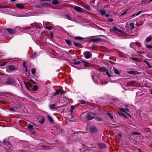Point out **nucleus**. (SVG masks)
Returning a JSON list of instances; mask_svg holds the SVG:
<instances>
[{
	"label": "nucleus",
	"instance_id": "6",
	"mask_svg": "<svg viewBox=\"0 0 152 152\" xmlns=\"http://www.w3.org/2000/svg\"><path fill=\"white\" fill-rule=\"evenodd\" d=\"M98 145L101 149H104L107 148L106 145L104 143H99L98 144Z\"/></svg>",
	"mask_w": 152,
	"mask_h": 152
},
{
	"label": "nucleus",
	"instance_id": "24",
	"mask_svg": "<svg viewBox=\"0 0 152 152\" xmlns=\"http://www.w3.org/2000/svg\"><path fill=\"white\" fill-rule=\"evenodd\" d=\"M61 90L59 89H57L56 91L54 93V96H56L60 93H61Z\"/></svg>",
	"mask_w": 152,
	"mask_h": 152
},
{
	"label": "nucleus",
	"instance_id": "4",
	"mask_svg": "<svg viewBox=\"0 0 152 152\" xmlns=\"http://www.w3.org/2000/svg\"><path fill=\"white\" fill-rule=\"evenodd\" d=\"M93 114L92 113H89L87 114L86 118L88 120H91L93 119L95 117L93 116Z\"/></svg>",
	"mask_w": 152,
	"mask_h": 152
},
{
	"label": "nucleus",
	"instance_id": "5",
	"mask_svg": "<svg viewBox=\"0 0 152 152\" xmlns=\"http://www.w3.org/2000/svg\"><path fill=\"white\" fill-rule=\"evenodd\" d=\"M22 66L25 69V71L26 72H27L28 71V74H29L30 72V71L28 69V66L26 65V61H25L23 62Z\"/></svg>",
	"mask_w": 152,
	"mask_h": 152
},
{
	"label": "nucleus",
	"instance_id": "45",
	"mask_svg": "<svg viewBox=\"0 0 152 152\" xmlns=\"http://www.w3.org/2000/svg\"><path fill=\"white\" fill-rule=\"evenodd\" d=\"M146 47L148 49L152 48V45H146Z\"/></svg>",
	"mask_w": 152,
	"mask_h": 152
},
{
	"label": "nucleus",
	"instance_id": "23",
	"mask_svg": "<svg viewBox=\"0 0 152 152\" xmlns=\"http://www.w3.org/2000/svg\"><path fill=\"white\" fill-rule=\"evenodd\" d=\"M91 148V150L93 152L97 151L98 150V149L96 147H93Z\"/></svg>",
	"mask_w": 152,
	"mask_h": 152
},
{
	"label": "nucleus",
	"instance_id": "52",
	"mask_svg": "<svg viewBox=\"0 0 152 152\" xmlns=\"http://www.w3.org/2000/svg\"><path fill=\"white\" fill-rule=\"evenodd\" d=\"M113 19L111 18H109L108 19V21L109 22H112L113 21Z\"/></svg>",
	"mask_w": 152,
	"mask_h": 152
},
{
	"label": "nucleus",
	"instance_id": "61",
	"mask_svg": "<svg viewBox=\"0 0 152 152\" xmlns=\"http://www.w3.org/2000/svg\"><path fill=\"white\" fill-rule=\"evenodd\" d=\"M52 28H53L52 26H50L47 27L46 28L48 29L49 30H51Z\"/></svg>",
	"mask_w": 152,
	"mask_h": 152
},
{
	"label": "nucleus",
	"instance_id": "26",
	"mask_svg": "<svg viewBox=\"0 0 152 152\" xmlns=\"http://www.w3.org/2000/svg\"><path fill=\"white\" fill-rule=\"evenodd\" d=\"M135 83V82L134 81H131L129 82L128 83V85L129 86H133Z\"/></svg>",
	"mask_w": 152,
	"mask_h": 152
},
{
	"label": "nucleus",
	"instance_id": "8",
	"mask_svg": "<svg viewBox=\"0 0 152 152\" xmlns=\"http://www.w3.org/2000/svg\"><path fill=\"white\" fill-rule=\"evenodd\" d=\"M6 30L10 34H14L16 33V31L15 30H13L12 29L10 28H7Z\"/></svg>",
	"mask_w": 152,
	"mask_h": 152
},
{
	"label": "nucleus",
	"instance_id": "50",
	"mask_svg": "<svg viewBox=\"0 0 152 152\" xmlns=\"http://www.w3.org/2000/svg\"><path fill=\"white\" fill-rule=\"evenodd\" d=\"M9 110L11 112H13L15 111V110L13 107H10L9 108Z\"/></svg>",
	"mask_w": 152,
	"mask_h": 152
},
{
	"label": "nucleus",
	"instance_id": "57",
	"mask_svg": "<svg viewBox=\"0 0 152 152\" xmlns=\"http://www.w3.org/2000/svg\"><path fill=\"white\" fill-rule=\"evenodd\" d=\"M30 81L34 84H36V82L33 80L32 79H30Z\"/></svg>",
	"mask_w": 152,
	"mask_h": 152
},
{
	"label": "nucleus",
	"instance_id": "55",
	"mask_svg": "<svg viewBox=\"0 0 152 152\" xmlns=\"http://www.w3.org/2000/svg\"><path fill=\"white\" fill-rule=\"evenodd\" d=\"M10 142L7 141L5 145L7 146H9L10 145Z\"/></svg>",
	"mask_w": 152,
	"mask_h": 152
},
{
	"label": "nucleus",
	"instance_id": "14",
	"mask_svg": "<svg viewBox=\"0 0 152 152\" xmlns=\"http://www.w3.org/2000/svg\"><path fill=\"white\" fill-rule=\"evenodd\" d=\"M74 9L75 10L78 12H82L81 8L80 7L77 6H75L74 8Z\"/></svg>",
	"mask_w": 152,
	"mask_h": 152
},
{
	"label": "nucleus",
	"instance_id": "59",
	"mask_svg": "<svg viewBox=\"0 0 152 152\" xmlns=\"http://www.w3.org/2000/svg\"><path fill=\"white\" fill-rule=\"evenodd\" d=\"M132 134H134V135H139V133L137 132H133L132 133Z\"/></svg>",
	"mask_w": 152,
	"mask_h": 152
},
{
	"label": "nucleus",
	"instance_id": "29",
	"mask_svg": "<svg viewBox=\"0 0 152 152\" xmlns=\"http://www.w3.org/2000/svg\"><path fill=\"white\" fill-rule=\"evenodd\" d=\"M115 73L116 74L118 75L120 73L118 71V70L115 68L114 67L113 69Z\"/></svg>",
	"mask_w": 152,
	"mask_h": 152
},
{
	"label": "nucleus",
	"instance_id": "15",
	"mask_svg": "<svg viewBox=\"0 0 152 152\" xmlns=\"http://www.w3.org/2000/svg\"><path fill=\"white\" fill-rule=\"evenodd\" d=\"M128 73L132 75H137L140 73V72H137V71H134L132 70L128 72Z\"/></svg>",
	"mask_w": 152,
	"mask_h": 152
},
{
	"label": "nucleus",
	"instance_id": "63",
	"mask_svg": "<svg viewBox=\"0 0 152 152\" xmlns=\"http://www.w3.org/2000/svg\"><path fill=\"white\" fill-rule=\"evenodd\" d=\"M148 66L150 68H152V66L149 63L147 64Z\"/></svg>",
	"mask_w": 152,
	"mask_h": 152
},
{
	"label": "nucleus",
	"instance_id": "43",
	"mask_svg": "<svg viewBox=\"0 0 152 152\" xmlns=\"http://www.w3.org/2000/svg\"><path fill=\"white\" fill-rule=\"evenodd\" d=\"M127 13V10H126L124 11L121 14V16H123L124 15L126 14Z\"/></svg>",
	"mask_w": 152,
	"mask_h": 152
},
{
	"label": "nucleus",
	"instance_id": "41",
	"mask_svg": "<svg viewBox=\"0 0 152 152\" xmlns=\"http://www.w3.org/2000/svg\"><path fill=\"white\" fill-rule=\"evenodd\" d=\"M130 58L131 59H132L134 61H137L139 60V58Z\"/></svg>",
	"mask_w": 152,
	"mask_h": 152
},
{
	"label": "nucleus",
	"instance_id": "27",
	"mask_svg": "<svg viewBox=\"0 0 152 152\" xmlns=\"http://www.w3.org/2000/svg\"><path fill=\"white\" fill-rule=\"evenodd\" d=\"M142 11H140L138 12L137 13H135L133 15H132L131 16V17H134L135 16H137L140 15V14L141 13V12H142Z\"/></svg>",
	"mask_w": 152,
	"mask_h": 152
},
{
	"label": "nucleus",
	"instance_id": "20",
	"mask_svg": "<svg viewBox=\"0 0 152 152\" xmlns=\"http://www.w3.org/2000/svg\"><path fill=\"white\" fill-rule=\"evenodd\" d=\"M118 114L119 115L123 116L125 119H127L128 118L123 113L121 112H118Z\"/></svg>",
	"mask_w": 152,
	"mask_h": 152
},
{
	"label": "nucleus",
	"instance_id": "46",
	"mask_svg": "<svg viewBox=\"0 0 152 152\" xmlns=\"http://www.w3.org/2000/svg\"><path fill=\"white\" fill-rule=\"evenodd\" d=\"M6 63L5 62H0V66H3L5 65Z\"/></svg>",
	"mask_w": 152,
	"mask_h": 152
},
{
	"label": "nucleus",
	"instance_id": "62",
	"mask_svg": "<svg viewBox=\"0 0 152 152\" xmlns=\"http://www.w3.org/2000/svg\"><path fill=\"white\" fill-rule=\"evenodd\" d=\"M134 43L132 44V43L130 45V46L131 48H134V45H133Z\"/></svg>",
	"mask_w": 152,
	"mask_h": 152
},
{
	"label": "nucleus",
	"instance_id": "11",
	"mask_svg": "<svg viewBox=\"0 0 152 152\" xmlns=\"http://www.w3.org/2000/svg\"><path fill=\"white\" fill-rule=\"evenodd\" d=\"M126 107H128V106L127 105H126ZM118 109L121 111L124 112L125 113H126V112H129V109L127 108L125 109L119 107Z\"/></svg>",
	"mask_w": 152,
	"mask_h": 152
},
{
	"label": "nucleus",
	"instance_id": "10",
	"mask_svg": "<svg viewBox=\"0 0 152 152\" xmlns=\"http://www.w3.org/2000/svg\"><path fill=\"white\" fill-rule=\"evenodd\" d=\"M113 30L114 32L117 31L120 32L121 33H124V31H123L118 29L117 27L115 26L113 27Z\"/></svg>",
	"mask_w": 152,
	"mask_h": 152
},
{
	"label": "nucleus",
	"instance_id": "31",
	"mask_svg": "<svg viewBox=\"0 0 152 152\" xmlns=\"http://www.w3.org/2000/svg\"><path fill=\"white\" fill-rule=\"evenodd\" d=\"M38 88V86L35 85L32 88V90L33 91H37Z\"/></svg>",
	"mask_w": 152,
	"mask_h": 152
},
{
	"label": "nucleus",
	"instance_id": "28",
	"mask_svg": "<svg viewBox=\"0 0 152 152\" xmlns=\"http://www.w3.org/2000/svg\"><path fill=\"white\" fill-rule=\"evenodd\" d=\"M152 40V37L149 36L147 37L145 39V41H147L148 42H149Z\"/></svg>",
	"mask_w": 152,
	"mask_h": 152
},
{
	"label": "nucleus",
	"instance_id": "19",
	"mask_svg": "<svg viewBox=\"0 0 152 152\" xmlns=\"http://www.w3.org/2000/svg\"><path fill=\"white\" fill-rule=\"evenodd\" d=\"M107 69L104 67H100L99 69V71L101 72H105Z\"/></svg>",
	"mask_w": 152,
	"mask_h": 152
},
{
	"label": "nucleus",
	"instance_id": "2",
	"mask_svg": "<svg viewBox=\"0 0 152 152\" xmlns=\"http://www.w3.org/2000/svg\"><path fill=\"white\" fill-rule=\"evenodd\" d=\"M83 55L84 57L87 59L90 58L92 56L91 52L89 51H86L84 52Z\"/></svg>",
	"mask_w": 152,
	"mask_h": 152
},
{
	"label": "nucleus",
	"instance_id": "22",
	"mask_svg": "<svg viewBox=\"0 0 152 152\" xmlns=\"http://www.w3.org/2000/svg\"><path fill=\"white\" fill-rule=\"evenodd\" d=\"M48 120L51 123H53V120L52 118L49 115H48Z\"/></svg>",
	"mask_w": 152,
	"mask_h": 152
},
{
	"label": "nucleus",
	"instance_id": "49",
	"mask_svg": "<svg viewBox=\"0 0 152 152\" xmlns=\"http://www.w3.org/2000/svg\"><path fill=\"white\" fill-rule=\"evenodd\" d=\"M85 8L87 10H91V8L90 7V6H87L86 7H85Z\"/></svg>",
	"mask_w": 152,
	"mask_h": 152
},
{
	"label": "nucleus",
	"instance_id": "17",
	"mask_svg": "<svg viewBox=\"0 0 152 152\" xmlns=\"http://www.w3.org/2000/svg\"><path fill=\"white\" fill-rule=\"evenodd\" d=\"M64 40L66 43L69 46H71L72 45L71 41L68 39H64Z\"/></svg>",
	"mask_w": 152,
	"mask_h": 152
},
{
	"label": "nucleus",
	"instance_id": "35",
	"mask_svg": "<svg viewBox=\"0 0 152 152\" xmlns=\"http://www.w3.org/2000/svg\"><path fill=\"white\" fill-rule=\"evenodd\" d=\"M49 4L48 3L46 2H44L42 3L41 4V6L42 7H45L48 5Z\"/></svg>",
	"mask_w": 152,
	"mask_h": 152
},
{
	"label": "nucleus",
	"instance_id": "42",
	"mask_svg": "<svg viewBox=\"0 0 152 152\" xmlns=\"http://www.w3.org/2000/svg\"><path fill=\"white\" fill-rule=\"evenodd\" d=\"M31 73L32 74H34L36 72V70L34 68H33L31 70Z\"/></svg>",
	"mask_w": 152,
	"mask_h": 152
},
{
	"label": "nucleus",
	"instance_id": "32",
	"mask_svg": "<svg viewBox=\"0 0 152 152\" xmlns=\"http://www.w3.org/2000/svg\"><path fill=\"white\" fill-rule=\"evenodd\" d=\"M76 59H75L74 60V63H73V64L76 65L80 64V63L81 62V61H76Z\"/></svg>",
	"mask_w": 152,
	"mask_h": 152
},
{
	"label": "nucleus",
	"instance_id": "3",
	"mask_svg": "<svg viewBox=\"0 0 152 152\" xmlns=\"http://www.w3.org/2000/svg\"><path fill=\"white\" fill-rule=\"evenodd\" d=\"M90 130L91 133L96 132L98 131V129L95 126H93L90 127Z\"/></svg>",
	"mask_w": 152,
	"mask_h": 152
},
{
	"label": "nucleus",
	"instance_id": "33",
	"mask_svg": "<svg viewBox=\"0 0 152 152\" xmlns=\"http://www.w3.org/2000/svg\"><path fill=\"white\" fill-rule=\"evenodd\" d=\"M27 126L28 129L30 130H32L33 129V126L32 125H28Z\"/></svg>",
	"mask_w": 152,
	"mask_h": 152
},
{
	"label": "nucleus",
	"instance_id": "16",
	"mask_svg": "<svg viewBox=\"0 0 152 152\" xmlns=\"http://www.w3.org/2000/svg\"><path fill=\"white\" fill-rule=\"evenodd\" d=\"M17 7L20 9H22L24 8V6L20 4H16Z\"/></svg>",
	"mask_w": 152,
	"mask_h": 152
},
{
	"label": "nucleus",
	"instance_id": "7",
	"mask_svg": "<svg viewBox=\"0 0 152 152\" xmlns=\"http://www.w3.org/2000/svg\"><path fill=\"white\" fill-rule=\"evenodd\" d=\"M102 40V39L100 38H91L90 41L91 42H100Z\"/></svg>",
	"mask_w": 152,
	"mask_h": 152
},
{
	"label": "nucleus",
	"instance_id": "56",
	"mask_svg": "<svg viewBox=\"0 0 152 152\" xmlns=\"http://www.w3.org/2000/svg\"><path fill=\"white\" fill-rule=\"evenodd\" d=\"M36 7L37 8H42V7H41V4L40 5H37L36 6Z\"/></svg>",
	"mask_w": 152,
	"mask_h": 152
},
{
	"label": "nucleus",
	"instance_id": "9",
	"mask_svg": "<svg viewBox=\"0 0 152 152\" xmlns=\"http://www.w3.org/2000/svg\"><path fill=\"white\" fill-rule=\"evenodd\" d=\"M49 108L51 110H56L58 108V107L56 106L55 104H50L49 106Z\"/></svg>",
	"mask_w": 152,
	"mask_h": 152
},
{
	"label": "nucleus",
	"instance_id": "53",
	"mask_svg": "<svg viewBox=\"0 0 152 152\" xmlns=\"http://www.w3.org/2000/svg\"><path fill=\"white\" fill-rule=\"evenodd\" d=\"M0 8H9V7L8 6L3 7V6H0Z\"/></svg>",
	"mask_w": 152,
	"mask_h": 152
},
{
	"label": "nucleus",
	"instance_id": "37",
	"mask_svg": "<svg viewBox=\"0 0 152 152\" xmlns=\"http://www.w3.org/2000/svg\"><path fill=\"white\" fill-rule=\"evenodd\" d=\"M24 84L25 86L26 87L27 90L30 91V89L29 88V87L28 86V85L27 84V83L26 82V81H24Z\"/></svg>",
	"mask_w": 152,
	"mask_h": 152
},
{
	"label": "nucleus",
	"instance_id": "47",
	"mask_svg": "<svg viewBox=\"0 0 152 152\" xmlns=\"http://www.w3.org/2000/svg\"><path fill=\"white\" fill-rule=\"evenodd\" d=\"M96 119L98 121H102V119L101 118H97Z\"/></svg>",
	"mask_w": 152,
	"mask_h": 152
},
{
	"label": "nucleus",
	"instance_id": "54",
	"mask_svg": "<svg viewBox=\"0 0 152 152\" xmlns=\"http://www.w3.org/2000/svg\"><path fill=\"white\" fill-rule=\"evenodd\" d=\"M81 133V132L80 131H77V132H75L73 134L74 135H75V134H77L80 133Z\"/></svg>",
	"mask_w": 152,
	"mask_h": 152
},
{
	"label": "nucleus",
	"instance_id": "36",
	"mask_svg": "<svg viewBox=\"0 0 152 152\" xmlns=\"http://www.w3.org/2000/svg\"><path fill=\"white\" fill-rule=\"evenodd\" d=\"M129 25L132 27L131 30H132L134 28V24L133 23H131L129 24Z\"/></svg>",
	"mask_w": 152,
	"mask_h": 152
},
{
	"label": "nucleus",
	"instance_id": "51",
	"mask_svg": "<svg viewBox=\"0 0 152 152\" xmlns=\"http://www.w3.org/2000/svg\"><path fill=\"white\" fill-rule=\"evenodd\" d=\"M79 102H80L82 104H85L86 101L84 100H80L78 101Z\"/></svg>",
	"mask_w": 152,
	"mask_h": 152
},
{
	"label": "nucleus",
	"instance_id": "30",
	"mask_svg": "<svg viewBox=\"0 0 152 152\" xmlns=\"http://www.w3.org/2000/svg\"><path fill=\"white\" fill-rule=\"evenodd\" d=\"M101 15H103L106 14V11L103 10H100L99 11Z\"/></svg>",
	"mask_w": 152,
	"mask_h": 152
},
{
	"label": "nucleus",
	"instance_id": "60",
	"mask_svg": "<svg viewBox=\"0 0 152 152\" xmlns=\"http://www.w3.org/2000/svg\"><path fill=\"white\" fill-rule=\"evenodd\" d=\"M3 142H4V144L5 145L6 143V142H7V141H6V138L4 139L3 140Z\"/></svg>",
	"mask_w": 152,
	"mask_h": 152
},
{
	"label": "nucleus",
	"instance_id": "58",
	"mask_svg": "<svg viewBox=\"0 0 152 152\" xmlns=\"http://www.w3.org/2000/svg\"><path fill=\"white\" fill-rule=\"evenodd\" d=\"M76 106L75 105H72L71 106V109H72V110H74V109H75V108L76 107Z\"/></svg>",
	"mask_w": 152,
	"mask_h": 152
},
{
	"label": "nucleus",
	"instance_id": "25",
	"mask_svg": "<svg viewBox=\"0 0 152 152\" xmlns=\"http://www.w3.org/2000/svg\"><path fill=\"white\" fill-rule=\"evenodd\" d=\"M52 3L53 5H56L59 3V2L57 0H53L52 1Z\"/></svg>",
	"mask_w": 152,
	"mask_h": 152
},
{
	"label": "nucleus",
	"instance_id": "48",
	"mask_svg": "<svg viewBox=\"0 0 152 152\" xmlns=\"http://www.w3.org/2000/svg\"><path fill=\"white\" fill-rule=\"evenodd\" d=\"M27 83V84L28 86L30 87H32V85L31 83L29 82H28Z\"/></svg>",
	"mask_w": 152,
	"mask_h": 152
},
{
	"label": "nucleus",
	"instance_id": "12",
	"mask_svg": "<svg viewBox=\"0 0 152 152\" xmlns=\"http://www.w3.org/2000/svg\"><path fill=\"white\" fill-rule=\"evenodd\" d=\"M74 39L76 40H82V42L86 41L84 39V38L83 37L80 36H77L74 37Z\"/></svg>",
	"mask_w": 152,
	"mask_h": 152
},
{
	"label": "nucleus",
	"instance_id": "1",
	"mask_svg": "<svg viewBox=\"0 0 152 152\" xmlns=\"http://www.w3.org/2000/svg\"><path fill=\"white\" fill-rule=\"evenodd\" d=\"M16 80L13 78L11 77L7 79V83L8 85H12L13 83H16Z\"/></svg>",
	"mask_w": 152,
	"mask_h": 152
},
{
	"label": "nucleus",
	"instance_id": "21",
	"mask_svg": "<svg viewBox=\"0 0 152 152\" xmlns=\"http://www.w3.org/2000/svg\"><path fill=\"white\" fill-rule=\"evenodd\" d=\"M9 69L11 70H13L15 69V67L12 65H10L8 66Z\"/></svg>",
	"mask_w": 152,
	"mask_h": 152
},
{
	"label": "nucleus",
	"instance_id": "38",
	"mask_svg": "<svg viewBox=\"0 0 152 152\" xmlns=\"http://www.w3.org/2000/svg\"><path fill=\"white\" fill-rule=\"evenodd\" d=\"M107 74L109 77H112V76L110 74L109 72V70L107 69L106 72H105Z\"/></svg>",
	"mask_w": 152,
	"mask_h": 152
},
{
	"label": "nucleus",
	"instance_id": "44",
	"mask_svg": "<svg viewBox=\"0 0 152 152\" xmlns=\"http://www.w3.org/2000/svg\"><path fill=\"white\" fill-rule=\"evenodd\" d=\"M66 18L69 20H72V18L71 16L68 15H66Z\"/></svg>",
	"mask_w": 152,
	"mask_h": 152
},
{
	"label": "nucleus",
	"instance_id": "13",
	"mask_svg": "<svg viewBox=\"0 0 152 152\" xmlns=\"http://www.w3.org/2000/svg\"><path fill=\"white\" fill-rule=\"evenodd\" d=\"M81 62L82 64L86 67H88L89 66V63L85 61H84L81 60Z\"/></svg>",
	"mask_w": 152,
	"mask_h": 152
},
{
	"label": "nucleus",
	"instance_id": "34",
	"mask_svg": "<svg viewBox=\"0 0 152 152\" xmlns=\"http://www.w3.org/2000/svg\"><path fill=\"white\" fill-rule=\"evenodd\" d=\"M45 121V118L44 117H43L42 118L40 121H39V122L41 124H42L44 123Z\"/></svg>",
	"mask_w": 152,
	"mask_h": 152
},
{
	"label": "nucleus",
	"instance_id": "39",
	"mask_svg": "<svg viewBox=\"0 0 152 152\" xmlns=\"http://www.w3.org/2000/svg\"><path fill=\"white\" fill-rule=\"evenodd\" d=\"M37 55V54H36V53H33L30 55V57L31 58H34L36 57Z\"/></svg>",
	"mask_w": 152,
	"mask_h": 152
},
{
	"label": "nucleus",
	"instance_id": "40",
	"mask_svg": "<svg viewBox=\"0 0 152 152\" xmlns=\"http://www.w3.org/2000/svg\"><path fill=\"white\" fill-rule=\"evenodd\" d=\"M107 115L109 116L110 118L112 119H113V115L110 113H107Z\"/></svg>",
	"mask_w": 152,
	"mask_h": 152
},
{
	"label": "nucleus",
	"instance_id": "18",
	"mask_svg": "<svg viewBox=\"0 0 152 152\" xmlns=\"http://www.w3.org/2000/svg\"><path fill=\"white\" fill-rule=\"evenodd\" d=\"M73 43L74 45L76 47H79L80 48H83V47L80 43L75 42H74Z\"/></svg>",
	"mask_w": 152,
	"mask_h": 152
},
{
	"label": "nucleus",
	"instance_id": "64",
	"mask_svg": "<svg viewBox=\"0 0 152 152\" xmlns=\"http://www.w3.org/2000/svg\"><path fill=\"white\" fill-rule=\"evenodd\" d=\"M0 103L2 104H6V102H5L3 101V100H0Z\"/></svg>",
	"mask_w": 152,
	"mask_h": 152
}]
</instances>
